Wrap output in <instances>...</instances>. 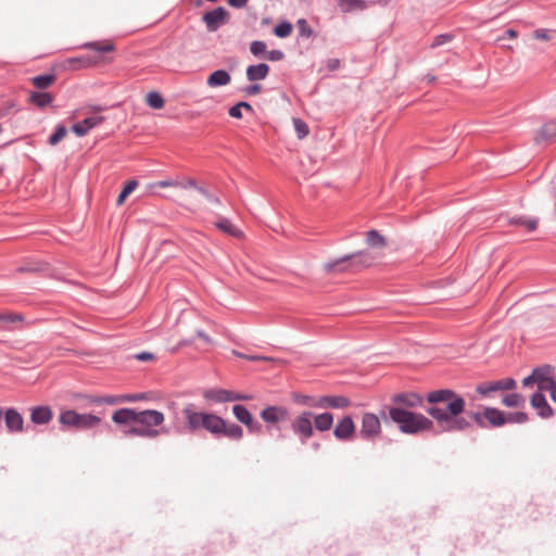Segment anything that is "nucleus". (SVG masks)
<instances>
[{
    "label": "nucleus",
    "instance_id": "obj_61",
    "mask_svg": "<svg viewBox=\"0 0 556 556\" xmlns=\"http://www.w3.org/2000/svg\"><path fill=\"white\" fill-rule=\"evenodd\" d=\"M534 37H535L536 39H543V40L548 39L547 33H546V30H544V29H538V30H535V33H534Z\"/></svg>",
    "mask_w": 556,
    "mask_h": 556
},
{
    "label": "nucleus",
    "instance_id": "obj_53",
    "mask_svg": "<svg viewBox=\"0 0 556 556\" xmlns=\"http://www.w3.org/2000/svg\"><path fill=\"white\" fill-rule=\"evenodd\" d=\"M340 66V60L339 59H329L326 63V67L328 72H332L338 70Z\"/></svg>",
    "mask_w": 556,
    "mask_h": 556
},
{
    "label": "nucleus",
    "instance_id": "obj_57",
    "mask_svg": "<svg viewBox=\"0 0 556 556\" xmlns=\"http://www.w3.org/2000/svg\"><path fill=\"white\" fill-rule=\"evenodd\" d=\"M248 2L249 0H228L229 5L238 9L245 7Z\"/></svg>",
    "mask_w": 556,
    "mask_h": 556
},
{
    "label": "nucleus",
    "instance_id": "obj_23",
    "mask_svg": "<svg viewBox=\"0 0 556 556\" xmlns=\"http://www.w3.org/2000/svg\"><path fill=\"white\" fill-rule=\"evenodd\" d=\"M225 420L215 415L205 413V418L202 425V428L207 430L208 432L213 434H222V430H224Z\"/></svg>",
    "mask_w": 556,
    "mask_h": 556
},
{
    "label": "nucleus",
    "instance_id": "obj_6",
    "mask_svg": "<svg viewBox=\"0 0 556 556\" xmlns=\"http://www.w3.org/2000/svg\"><path fill=\"white\" fill-rule=\"evenodd\" d=\"M469 416L480 428H497L505 425V412L495 407H484L483 412H471Z\"/></svg>",
    "mask_w": 556,
    "mask_h": 556
},
{
    "label": "nucleus",
    "instance_id": "obj_17",
    "mask_svg": "<svg viewBox=\"0 0 556 556\" xmlns=\"http://www.w3.org/2000/svg\"><path fill=\"white\" fill-rule=\"evenodd\" d=\"M350 405V400L340 395L320 396L315 400V407L320 408H345Z\"/></svg>",
    "mask_w": 556,
    "mask_h": 556
},
{
    "label": "nucleus",
    "instance_id": "obj_26",
    "mask_svg": "<svg viewBox=\"0 0 556 556\" xmlns=\"http://www.w3.org/2000/svg\"><path fill=\"white\" fill-rule=\"evenodd\" d=\"M556 137V122L549 121L545 123L535 136V142L541 143Z\"/></svg>",
    "mask_w": 556,
    "mask_h": 556
},
{
    "label": "nucleus",
    "instance_id": "obj_13",
    "mask_svg": "<svg viewBox=\"0 0 556 556\" xmlns=\"http://www.w3.org/2000/svg\"><path fill=\"white\" fill-rule=\"evenodd\" d=\"M235 417L243 425H245L250 432L257 433L261 431L262 426L252 416V414L242 405H235L232 407Z\"/></svg>",
    "mask_w": 556,
    "mask_h": 556
},
{
    "label": "nucleus",
    "instance_id": "obj_5",
    "mask_svg": "<svg viewBox=\"0 0 556 556\" xmlns=\"http://www.w3.org/2000/svg\"><path fill=\"white\" fill-rule=\"evenodd\" d=\"M59 422L75 430H88L98 427L101 418L91 414H79L73 409H65L60 413Z\"/></svg>",
    "mask_w": 556,
    "mask_h": 556
},
{
    "label": "nucleus",
    "instance_id": "obj_58",
    "mask_svg": "<svg viewBox=\"0 0 556 556\" xmlns=\"http://www.w3.org/2000/svg\"><path fill=\"white\" fill-rule=\"evenodd\" d=\"M233 354L239 356V357H243L245 359H249V361H267L268 358L267 357H262V356H249V355H243L241 353H238V352H235L233 351Z\"/></svg>",
    "mask_w": 556,
    "mask_h": 556
},
{
    "label": "nucleus",
    "instance_id": "obj_27",
    "mask_svg": "<svg viewBox=\"0 0 556 556\" xmlns=\"http://www.w3.org/2000/svg\"><path fill=\"white\" fill-rule=\"evenodd\" d=\"M269 72V66L265 63L251 65L247 68V77L249 80H261L266 78Z\"/></svg>",
    "mask_w": 556,
    "mask_h": 556
},
{
    "label": "nucleus",
    "instance_id": "obj_12",
    "mask_svg": "<svg viewBox=\"0 0 556 556\" xmlns=\"http://www.w3.org/2000/svg\"><path fill=\"white\" fill-rule=\"evenodd\" d=\"M355 424L351 416H344L337 424L333 434L339 441H350L355 435Z\"/></svg>",
    "mask_w": 556,
    "mask_h": 556
},
{
    "label": "nucleus",
    "instance_id": "obj_38",
    "mask_svg": "<svg viewBox=\"0 0 556 556\" xmlns=\"http://www.w3.org/2000/svg\"><path fill=\"white\" fill-rule=\"evenodd\" d=\"M54 81V75H39L31 79L33 85L39 89H46L50 87Z\"/></svg>",
    "mask_w": 556,
    "mask_h": 556
},
{
    "label": "nucleus",
    "instance_id": "obj_11",
    "mask_svg": "<svg viewBox=\"0 0 556 556\" xmlns=\"http://www.w3.org/2000/svg\"><path fill=\"white\" fill-rule=\"evenodd\" d=\"M2 417L9 433H21L24 431V418L22 414L13 407L3 409Z\"/></svg>",
    "mask_w": 556,
    "mask_h": 556
},
{
    "label": "nucleus",
    "instance_id": "obj_46",
    "mask_svg": "<svg viewBox=\"0 0 556 556\" xmlns=\"http://www.w3.org/2000/svg\"><path fill=\"white\" fill-rule=\"evenodd\" d=\"M296 27L299 29V33H300L301 37H304V38L311 37L312 30H311V27H309V25H308L306 20L300 18L296 22Z\"/></svg>",
    "mask_w": 556,
    "mask_h": 556
},
{
    "label": "nucleus",
    "instance_id": "obj_4",
    "mask_svg": "<svg viewBox=\"0 0 556 556\" xmlns=\"http://www.w3.org/2000/svg\"><path fill=\"white\" fill-rule=\"evenodd\" d=\"M375 263V256L371 252L363 250L352 254L344 255L336 261L325 264L327 273L345 271V270H359L367 268Z\"/></svg>",
    "mask_w": 556,
    "mask_h": 556
},
{
    "label": "nucleus",
    "instance_id": "obj_3",
    "mask_svg": "<svg viewBox=\"0 0 556 556\" xmlns=\"http://www.w3.org/2000/svg\"><path fill=\"white\" fill-rule=\"evenodd\" d=\"M165 420L164 414L155 409H147L138 412L137 424L125 433L132 437L155 438L160 434L156 427L161 426Z\"/></svg>",
    "mask_w": 556,
    "mask_h": 556
},
{
    "label": "nucleus",
    "instance_id": "obj_18",
    "mask_svg": "<svg viewBox=\"0 0 556 556\" xmlns=\"http://www.w3.org/2000/svg\"><path fill=\"white\" fill-rule=\"evenodd\" d=\"M29 410L30 421L38 426L48 425L53 418V410L50 406H34Z\"/></svg>",
    "mask_w": 556,
    "mask_h": 556
},
{
    "label": "nucleus",
    "instance_id": "obj_35",
    "mask_svg": "<svg viewBox=\"0 0 556 556\" xmlns=\"http://www.w3.org/2000/svg\"><path fill=\"white\" fill-rule=\"evenodd\" d=\"M502 403L507 407H522L526 399L519 393H509L503 396Z\"/></svg>",
    "mask_w": 556,
    "mask_h": 556
},
{
    "label": "nucleus",
    "instance_id": "obj_34",
    "mask_svg": "<svg viewBox=\"0 0 556 556\" xmlns=\"http://www.w3.org/2000/svg\"><path fill=\"white\" fill-rule=\"evenodd\" d=\"M216 227L219 230H222V231H224V232H226V233H228V235H230L232 237H236V238H241L242 237L241 230H239L235 225H232L226 218H222L220 220H218L216 223Z\"/></svg>",
    "mask_w": 556,
    "mask_h": 556
},
{
    "label": "nucleus",
    "instance_id": "obj_56",
    "mask_svg": "<svg viewBox=\"0 0 556 556\" xmlns=\"http://www.w3.org/2000/svg\"><path fill=\"white\" fill-rule=\"evenodd\" d=\"M533 383H536V379L533 372H531V375H529L522 380V386L525 388L531 387Z\"/></svg>",
    "mask_w": 556,
    "mask_h": 556
},
{
    "label": "nucleus",
    "instance_id": "obj_32",
    "mask_svg": "<svg viewBox=\"0 0 556 556\" xmlns=\"http://www.w3.org/2000/svg\"><path fill=\"white\" fill-rule=\"evenodd\" d=\"M333 424V415L331 413H323L315 415V429L326 431L331 428Z\"/></svg>",
    "mask_w": 556,
    "mask_h": 556
},
{
    "label": "nucleus",
    "instance_id": "obj_50",
    "mask_svg": "<svg viewBox=\"0 0 556 556\" xmlns=\"http://www.w3.org/2000/svg\"><path fill=\"white\" fill-rule=\"evenodd\" d=\"M85 58L86 56L73 58L68 60V63L74 70L88 68V66H85V62L83 61Z\"/></svg>",
    "mask_w": 556,
    "mask_h": 556
},
{
    "label": "nucleus",
    "instance_id": "obj_60",
    "mask_svg": "<svg viewBox=\"0 0 556 556\" xmlns=\"http://www.w3.org/2000/svg\"><path fill=\"white\" fill-rule=\"evenodd\" d=\"M261 91V86L260 85H252L250 87L247 88L245 92L248 94H256Z\"/></svg>",
    "mask_w": 556,
    "mask_h": 556
},
{
    "label": "nucleus",
    "instance_id": "obj_62",
    "mask_svg": "<svg viewBox=\"0 0 556 556\" xmlns=\"http://www.w3.org/2000/svg\"><path fill=\"white\" fill-rule=\"evenodd\" d=\"M180 185H181L180 186L181 188H188V187L194 188L195 181L193 179H188V180H186V182H180Z\"/></svg>",
    "mask_w": 556,
    "mask_h": 556
},
{
    "label": "nucleus",
    "instance_id": "obj_63",
    "mask_svg": "<svg viewBox=\"0 0 556 556\" xmlns=\"http://www.w3.org/2000/svg\"><path fill=\"white\" fill-rule=\"evenodd\" d=\"M494 383H495L496 391L505 390V388H504V379L494 380Z\"/></svg>",
    "mask_w": 556,
    "mask_h": 556
},
{
    "label": "nucleus",
    "instance_id": "obj_48",
    "mask_svg": "<svg viewBox=\"0 0 556 556\" xmlns=\"http://www.w3.org/2000/svg\"><path fill=\"white\" fill-rule=\"evenodd\" d=\"M452 39H453V35H451V34L438 35L434 37V39L431 43V48H437V47L443 46V45L450 42Z\"/></svg>",
    "mask_w": 556,
    "mask_h": 556
},
{
    "label": "nucleus",
    "instance_id": "obj_44",
    "mask_svg": "<svg viewBox=\"0 0 556 556\" xmlns=\"http://www.w3.org/2000/svg\"><path fill=\"white\" fill-rule=\"evenodd\" d=\"M292 123H293V126H294V129L296 131L299 139H303L306 136H308L309 127L305 122H303L300 118H293Z\"/></svg>",
    "mask_w": 556,
    "mask_h": 556
},
{
    "label": "nucleus",
    "instance_id": "obj_37",
    "mask_svg": "<svg viewBox=\"0 0 556 556\" xmlns=\"http://www.w3.org/2000/svg\"><path fill=\"white\" fill-rule=\"evenodd\" d=\"M146 102L147 104L155 110L163 109L165 102L162 96L156 91H151L146 96Z\"/></svg>",
    "mask_w": 556,
    "mask_h": 556
},
{
    "label": "nucleus",
    "instance_id": "obj_55",
    "mask_svg": "<svg viewBox=\"0 0 556 556\" xmlns=\"http://www.w3.org/2000/svg\"><path fill=\"white\" fill-rule=\"evenodd\" d=\"M517 387V382L513 378H504L505 390H514Z\"/></svg>",
    "mask_w": 556,
    "mask_h": 556
},
{
    "label": "nucleus",
    "instance_id": "obj_25",
    "mask_svg": "<svg viewBox=\"0 0 556 556\" xmlns=\"http://www.w3.org/2000/svg\"><path fill=\"white\" fill-rule=\"evenodd\" d=\"M230 80H231V77L226 71L218 70V71L213 72L207 77L206 83L210 87L215 88V87L226 86L230 83Z\"/></svg>",
    "mask_w": 556,
    "mask_h": 556
},
{
    "label": "nucleus",
    "instance_id": "obj_22",
    "mask_svg": "<svg viewBox=\"0 0 556 556\" xmlns=\"http://www.w3.org/2000/svg\"><path fill=\"white\" fill-rule=\"evenodd\" d=\"M138 412L132 408H121L117 409L113 416L112 420L117 425H134L137 424Z\"/></svg>",
    "mask_w": 556,
    "mask_h": 556
},
{
    "label": "nucleus",
    "instance_id": "obj_16",
    "mask_svg": "<svg viewBox=\"0 0 556 556\" xmlns=\"http://www.w3.org/2000/svg\"><path fill=\"white\" fill-rule=\"evenodd\" d=\"M553 367L549 365L540 366L532 370L536 379L538 389L540 391H546L547 389H544V387H549L556 381L553 378Z\"/></svg>",
    "mask_w": 556,
    "mask_h": 556
},
{
    "label": "nucleus",
    "instance_id": "obj_30",
    "mask_svg": "<svg viewBox=\"0 0 556 556\" xmlns=\"http://www.w3.org/2000/svg\"><path fill=\"white\" fill-rule=\"evenodd\" d=\"M339 9L344 12L363 11L366 9L364 0H337Z\"/></svg>",
    "mask_w": 556,
    "mask_h": 556
},
{
    "label": "nucleus",
    "instance_id": "obj_15",
    "mask_svg": "<svg viewBox=\"0 0 556 556\" xmlns=\"http://www.w3.org/2000/svg\"><path fill=\"white\" fill-rule=\"evenodd\" d=\"M292 428L299 434L302 441H306L312 435L311 414L304 413L292 422Z\"/></svg>",
    "mask_w": 556,
    "mask_h": 556
},
{
    "label": "nucleus",
    "instance_id": "obj_59",
    "mask_svg": "<svg viewBox=\"0 0 556 556\" xmlns=\"http://www.w3.org/2000/svg\"><path fill=\"white\" fill-rule=\"evenodd\" d=\"M544 389H547L546 391L551 393L552 400L556 403V381L552 383L549 387H544Z\"/></svg>",
    "mask_w": 556,
    "mask_h": 556
},
{
    "label": "nucleus",
    "instance_id": "obj_39",
    "mask_svg": "<svg viewBox=\"0 0 556 556\" xmlns=\"http://www.w3.org/2000/svg\"><path fill=\"white\" fill-rule=\"evenodd\" d=\"M506 424H525L528 421V415L523 412L505 413Z\"/></svg>",
    "mask_w": 556,
    "mask_h": 556
},
{
    "label": "nucleus",
    "instance_id": "obj_20",
    "mask_svg": "<svg viewBox=\"0 0 556 556\" xmlns=\"http://www.w3.org/2000/svg\"><path fill=\"white\" fill-rule=\"evenodd\" d=\"M103 122L101 116H90L73 125L72 130L78 137H84L90 129Z\"/></svg>",
    "mask_w": 556,
    "mask_h": 556
},
{
    "label": "nucleus",
    "instance_id": "obj_51",
    "mask_svg": "<svg viewBox=\"0 0 556 556\" xmlns=\"http://www.w3.org/2000/svg\"><path fill=\"white\" fill-rule=\"evenodd\" d=\"M181 186L177 180H161L153 184V187L167 188V187H179Z\"/></svg>",
    "mask_w": 556,
    "mask_h": 556
},
{
    "label": "nucleus",
    "instance_id": "obj_21",
    "mask_svg": "<svg viewBox=\"0 0 556 556\" xmlns=\"http://www.w3.org/2000/svg\"><path fill=\"white\" fill-rule=\"evenodd\" d=\"M182 413L187 420L188 428L191 431H195L202 428L205 418V413L195 412L192 409L191 406L185 407Z\"/></svg>",
    "mask_w": 556,
    "mask_h": 556
},
{
    "label": "nucleus",
    "instance_id": "obj_41",
    "mask_svg": "<svg viewBox=\"0 0 556 556\" xmlns=\"http://www.w3.org/2000/svg\"><path fill=\"white\" fill-rule=\"evenodd\" d=\"M138 181L137 180H129L125 187L123 188L122 192L119 193L117 198V205H122L127 197L137 188Z\"/></svg>",
    "mask_w": 556,
    "mask_h": 556
},
{
    "label": "nucleus",
    "instance_id": "obj_47",
    "mask_svg": "<svg viewBox=\"0 0 556 556\" xmlns=\"http://www.w3.org/2000/svg\"><path fill=\"white\" fill-rule=\"evenodd\" d=\"M250 51L254 55H260L266 52V45L263 41L255 40L250 43Z\"/></svg>",
    "mask_w": 556,
    "mask_h": 556
},
{
    "label": "nucleus",
    "instance_id": "obj_40",
    "mask_svg": "<svg viewBox=\"0 0 556 556\" xmlns=\"http://www.w3.org/2000/svg\"><path fill=\"white\" fill-rule=\"evenodd\" d=\"M476 391L482 397H489L491 395V393L497 392L494 381H486V382L479 383L476 388Z\"/></svg>",
    "mask_w": 556,
    "mask_h": 556
},
{
    "label": "nucleus",
    "instance_id": "obj_42",
    "mask_svg": "<svg viewBox=\"0 0 556 556\" xmlns=\"http://www.w3.org/2000/svg\"><path fill=\"white\" fill-rule=\"evenodd\" d=\"M85 62V66L92 67L100 64H110L113 61V58H108L103 55L97 56H88L83 60Z\"/></svg>",
    "mask_w": 556,
    "mask_h": 556
},
{
    "label": "nucleus",
    "instance_id": "obj_54",
    "mask_svg": "<svg viewBox=\"0 0 556 556\" xmlns=\"http://www.w3.org/2000/svg\"><path fill=\"white\" fill-rule=\"evenodd\" d=\"M241 106H239V103L233 105L232 108H230L229 110V115L233 118H241L242 117V112H241Z\"/></svg>",
    "mask_w": 556,
    "mask_h": 556
},
{
    "label": "nucleus",
    "instance_id": "obj_29",
    "mask_svg": "<svg viewBox=\"0 0 556 556\" xmlns=\"http://www.w3.org/2000/svg\"><path fill=\"white\" fill-rule=\"evenodd\" d=\"M83 48L93 50L99 53H108L115 50V45L111 40L91 41L83 45Z\"/></svg>",
    "mask_w": 556,
    "mask_h": 556
},
{
    "label": "nucleus",
    "instance_id": "obj_52",
    "mask_svg": "<svg viewBox=\"0 0 556 556\" xmlns=\"http://www.w3.org/2000/svg\"><path fill=\"white\" fill-rule=\"evenodd\" d=\"M283 56H285V54L280 50H271V51L266 53V58L269 61H280V60L283 59Z\"/></svg>",
    "mask_w": 556,
    "mask_h": 556
},
{
    "label": "nucleus",
    "instance_id": "obj_24",
    "mask_svg": "<svg viewBox=\"0 0 556 556\" xmlns=\"http://www.w3.org/2000/svg\"><path fill=\"white\" fill-rule=\"evenodd\" d=\"M144 399L142 394H131V395H108L96 400L94 402L98 404H108V405H116L121 403H130L137 402Z\"/></svg>",
    "mask_w": 556,
    "mask_h": 556
},
{
    "label": "nucleus",
    "instance_id": "obj_19",
    "mask_svg": "<svg viewBox=\"0 0 556 556\" xmlns=\"http://www.w3.org/2000/svg\"><path fill=\"white\" fill-rule=\"evenodd\" d=\"M261 417L265 422L277 424L288 418V412L280 406H268L262 410Z\"/></svg>",
    "mask_w": 556,
    "mask_h": 556
},
{
    "label": "nucleus",
    "instance_id": "obj_64",
    "mask_svg": "<svg viewBox=\"0 0 556 556\" xmlns=\"http://www.w3.org/2000/svg\"><path fill=\"white\" fill-rule=\"evenodd\" d=\"M505 35L508 37V38H516L517 37V31L509 28L505 31Z\"/></svg>",
    "mask_w": 556,
    "mask_h": 556
},
{
    "label": "nucleus",
    "instance_id": "obj_2",
    "mask_svg": "<svg viewBox=\"0 0 556 556\" xmlns=\"http://www.w3.org/2000/svg\"><path fill=\"white\" fill-rule=\"evenodd\" d=\"M380 415L386 422L396 424L404 434H418L433 428V421L424 414L400 407H383Z\"/></svg>",
    "mask_w": 556,
    "mask_h": 556
},
{
    "label": "nucleus",
    "instance_id": "obj_9",
    "mask_svg": "<svg viewBox=\"0 0 556 556\" xmlns=\"http://www.w3.org/2000/svg\"><path fill=\"white\" fill-rule=\"evenodd\" d=\"M381 433L380 418L372 413H365L362 417L359 434L364 440H372Z\"/></svg>",
    "mask_w": 556,
    "mask_h": 556
},
{
    "label": "nucleus",
    "instance_id": "obj_14",
    "mask_svg": "<svg viewBox=\"0 0 556 556\" xmlns=\"http://www.w3.org/2000/svg\"><path fill=\"white\" fill-rule=\"evenodd\" d=\"M543 392L544 391L538 390L535 393H533L530 399V404L541 418H549L553 416V409L547 403Z\"/></svg>",
    "mask_w": 556,
    "mask_h": 556
},
{
    "label": "nucleus",
    "instance_id": "obj_10",
    "mask_svg": "<svg viewBox=\"0 0 556 556\" xmlns=\"http://www.w3.org/2000/svg\"><path fill=\"white\" fill-rule=\"evenodd\" d=\"M202 21L204 22L206 29L213 33L216 31L223 25L228 23L229 12L225 8L218 7L212 11L204 13Z\"/></svg>",
    "mask_w": 556,
    "mask_h": 556
},
{
    "label": "nucleus",
    "instance_id": "obj_49",
    "mask_svg": "<svg viewBox=\"0 0 556 556\" xmlns=\"http://www.w3.org/2000/svg\"><path fill=\"white\" fill-rule=\"evenodd\" d=\"M23 316L14 313H0V321L3 323H16L23 321Z\"/></svg>",
    "mask_w": 556,
    "mask_h": 556
},
{
    "label": "nucleus",
    "instance_id": "obj_45",
    "mask_svg": "<svg viewBox=\"0 0 556 556\" xmlns=\"http://www.w3.org/2000/svg\"><path fill=\"white\" fill-rule=\"evenodd\" d=\"M67 134V130L64 126H58L54 134L49 138V143L51 146L58 144Z\"/></svg>",
    "mask_w": 556,
    "mask_h": 556
},
{
    "label": "nucleus",
    "instance_id": "obj_33",
    "mask_svg": "<svg viewBox=\"0 0 556 556\" xmlns=\"http://www.w3.org/2000/svg\"><path fill=\"white\" fill-rule=\"evenodd\" d=\"M366 243L371 248H384L387 240L377 230L371 229L366 233Z\"/></svg>",
    "mask_w": 556,
    "mask_h": 556
},
{
    "label": "nucleus",
    "instance_id": "obj_8",
    "mask_svg": "<svg viewBox=\"0 0 556 556\" xmlns=\"http://www.w3.org/2000/svg\"><path fill=\"white\" fill-rule=\"evenodd\" d=\"M392 405L390 407H400L402 409H408L422 407L424 397L416 392H400L395 393L390 397Z\"/></svg>",
    "mask_w": 556,
    "mask_h": 556
},
{
    "label": "nucleus",
    "instance_id": "obj_7",
    "mask_svg": "<svg viewBox=\"0 0 556 556\" xmlns=\"http://www.w3.org/2000/svg\"><path fill=\"white\" fill-rule=\"evenodd\" d=\"M203 397L214 403H225L233 401H249L252 400V395L236 393L225 389H207L203 392Z\"/></svg>",
    "mask_w": 556,
    "mask_h": 556
},
{
    "label": "nucleus",
    "instance_id": "obj_28",
    "mask_svg": "<svg viewBox=\"0 0 556 556\" xmlns=\"http://www.w3.org/2000/svg\"><path fill=\"white\" fill-rule=\"evenodd\" d=\"M539 219L536 217H528V216H514L509 219V224L522 227L528 231H533L538 227Z\"/></svg>",
    "mask_w": 556,
    "mask_h": 556
},
{
    "label": "nucleus",
    "instance_id": "obj_31",
    "mask_svg": "<svg viewBox=\"0 0 556 556\" xmlns=\"http://www.w3.org/2000/svg\"><path fill=\"white\" fill-rule=\"evenodd\" d=\"M52 101L53 97L48 92H31L29 94V102L40 109L49 106Z\"/></svg>",
    "mask_w": 556,
    "mask_h": 556
},
{
    "label": "nucleus",
    "instance_id": "obj_1",
    "mask_svg": "<svg viewBox=\"0 0 556 556\" xmlns=\"http://www.w3.org/2000/svg\"><path fill=\"white\" fill-rule=\"evenodd\" d=\"M430 406L426 413L431 416L445 432H460L470 428L468 419L462 416L466 402L463 396L451 389H439L426 396Z\"/></svg>",
    "mask_w": 556,
    "mask_h": 556
},
{
    "label": "nucleus",
    "instance_id": "obj_36",
    "mask_svg": "<svg viewBox=\"0 0 556 556\" xmlns=\"http://www.w3.org/2000/svg\"><path fill=\"white\" fill-rule=\"evenodd\" d=\"M222 434H224L230 439H233V440H239L243 437V430L240 426H238L236 424L228 425L225 421V426H224V430H222Z\"/></svg>",
    "mask_w": 556,
    "mask_h": 556
},
{
    "label": "nucleus",
    "instance_id": "obj_43",
    "mask_svg": "<svg viewBox=\"0 0 556 556\" xmlns=\"http://www.w3.org/2000/svg\"><path fill=\"white\" fill-rule=\"evenodd\" d=\"M293 26L289 22H282L274 28V34L279 38H287L291 35Z\"/></svg>",
    "mask_w": 556,
    "mask_h": 556
}]
</instances>
